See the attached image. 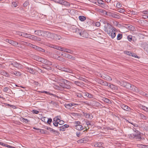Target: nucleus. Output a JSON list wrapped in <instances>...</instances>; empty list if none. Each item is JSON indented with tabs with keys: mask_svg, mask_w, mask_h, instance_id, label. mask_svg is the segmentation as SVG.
<instances>
[{
	"mask_svg": "<svg viewBox=\"0 0 148 148\" xmlns=\"http://www.w3.org/2000/svg\"><path fill=\"white\" fill-rule=\"evenodd\" d=\"M117 82L118 84L132 91H136V88L135 87V86L126 82L121 80V81H117Z\"/></svg>",
	"mask_w": 148,
	"mask_h": 148,
	"instance_id": "nucleus-1",
	"label": "nucleus"
},
{
	"mask_svg": "<svg viewBox=\"0 0 148 148\" xmlns=\"http://www.w3.org/2000/svg\"><path fill=\"white\" fill-rule=\"evenodd\" d=\"M134 130V132L131 134L128 135L129 138L130 139H134L136 141H140L142 139L140 135V133L138 130L134 128L133 129Z\"/></svg>",
	"mask_w": 148,
	"mask_h": 148,
	"instance_id": "nucleus-2",
	"label": "nucleus"
},
{
	"mask_svg": "<svg viewBox=\"0 0 148 148\" xmlns=\"http://www.w3.org/2000/svg\"><path fill=\"white\" fill-rule=\"evenodd\" d=\"M75 28V30H74L73 32H75L77 34L78 36V37L80 38H82V37H87L88 34L86 32L84 31L83 30L77 28L76 27Z\"/></svg>",
	"mask_w": 148,
	"mask_h": 148,
	"instance_id": "nucleus-3",
	"label": "nucleus"
},
{
	"mask_svg": "<svg viewBox=\"0 0 148 148\" xmlns=\"http://www.w3.org/2000/svg\"><path fill=\"white\" fill-rule=\"evenodd\" d=\"M113 28H115L110 24H107V25H105L104 26V31L110 35V32L112 30Z\"/></svg>",
	"mask_w": 148,
	"mask_h": 148,
	"instance_id": "nucleus-4",
	"label": "nucleus"
},
{
	"mask_svg": "<svg viewBox=\"0 0 148 148\" xmlns=\"http://www.w3.org/2000/svg\"><path fill=\"white\" fill-rule=\"evenodd\" d=\"M9 66H12L18 69H21L23 66L21 64L15 62H11L9 63Z\"/></svg>",
	"mask_w": 148,
	"mask_h": 148,
	"instance_id": "nucleus-5",
	"label": "nucleus"
},
{
	"mask_svg": "<svg viewBox=\"0 0 148 148\" xmlns=\"http://www.w3.org/2000/svg\"><path fill=\"white\" fill-rule=\"evenodd\" d=\"M106 15H108L112 17L113 18H120V16L118 14L113 13L109 12H106Z\"/></svg>",
	"mask_w": 148,
	"mask_h": 148,
	"instance_id": "nucleus-6",
	"label": "nucleus"
},
{
	"mask_svg": "<svg viewBox=\"0 0 148 148\" xmlns=\"http://www.w3.org/2000/svg\"><path fill=\"white\" fill-rule=\"evenodd\" d=\"M64 83V89H69L71 88V82L69 81L66 80L63 82Z\"/></svg>",
	"mask_w": 148,
	"mask_h": 148,
	"instance_id": "nucleus-7",
	"label": "nucleus"
},
{
	"mask_svg": "<svg viewBox=\"0 0 148 148\" xmlns=\"http://www.w3.org/2000/svg\"><path fill=\"white\" fill-rule=\"evenodd\" d=\"M120 106L122 109L126 111H130L131 110L130 107L124 104H121L120 105Z\"/></svg>",
	"mask_w": 148,
	"mask_h": 148,
	"instance_id": "nucleus-8",
	"label": "nucleus"
},
{
	"mask_svg": "<svg viewBox=\"0 0 148 148\" xmlns=\"http://www.w3.org/2000/svg\"><path fill=\"white\" fill-rule=\"evenodd\" d=\"M82 113L84 116L86 118L91 119L93 118V116L92 114H90L84 112H83Z\"/></svg>",
	"mask_w": 148,
	"mask_h": 148,
	"instance_id": "nucleus-9",
	"label": "nucleus"
},
{
	"mask_svg": "<svg viewBox=\"0 0 148 148\" xmlns=\"http://www.w3.org/2000/svg\"><path fill=\"white\" fill-rule=\"evenodd\" d=\"M32 57L34 60L41 62H42V61L43 59V58H42L36 55H33L32 56Z\"/></svg>",
	"mask_w": 148,
	"mask_h": 148,
	"instance_id": "nucleus-10",
	"label": "nucleus"
},
{
	"mask_svg": "<svg viewBox=\"0 0 148 148\" xmlns=\"http://www.w3.org/2000/svg\"><path fill=\"white\" fill-rule=\"evenodd\" d=\"M116 29L115 28H113L112 29V30L111 31V32H110V34L109 35L110 36H111L112 38L113 39L116 36Z\"/></svg>",
	"mask_w": 148,
	"mask_h": 148,
	"instance_id": "nucleus-11",
	"label": "nucleus"
},
{
	"mask_svg": "<svg viewBox=\"0 0 148 148\" xmlns=\"http://www.w3.org/2000/svg\"><path fill=\"white\" fill-rule=\"evenodd\" d=\"M43 34H45L44 35V36H45L48 38H52L53 36V34L48 32L44 31Z\"/></svg>",
	"mask_w": 148,
	"mask_h": 148,
	"instance_id": "nucleus-12",
	"label": "nucleus"
},
{
	"mask_svg": "<svg viewBox=\"0 0 148 148\" xmlns=\"http://www.w3.org/2000/svg\"><path fill=\"white\" fill-rule=\"evenodd\" d=\"M59 120V116H57L54 118L53 121V125L56 127H58V122L57 120Z\"/></svg>",
	"mask_w": 148,
	"mask_h": 148,
	"instance_id": "nucleus-13",
	"label": "nucleus"
},
{
	"mask_svg": "<svg viewBox=\"0 0 148 148\" xmlns=\"http://www.w3.org/2000/svg\"><path fill=\"white\" fill-rule=\"evenodd\" d=\"M6 41L7 42H8L10 44L15 46H17V45L18 44V43L17 42L11 40L7 39L6 40Z\"/></svg>",
	"mask_w": 148,
	"mask_h": 148,
	"instance_id": "nucleus-14",
	"label": "nucleus"
},
{
	"mask_svg": "<svg viewBox=\"0 0 148 148\" xmlns=\"http://www.w3.org/2000/svg\"><path fill=\"white\" fill-rule=\"evenodd\" d=\"M44 31L40 30H36L34 31V34L35 35L38 36H42L43 34Z\"/></svg>",
	"mask_w": 148,
	"mask_h": 148,
	"instance_id": "nucleus-15",
	"label": "nucleus"
},
{
	"mask_svg": "<svg viewBox=\"0 0 148 148\" xmlns=\"http://www.w3.org/2000/svg\"><path fill=\"white\" fill-rule=\"evenodd\" d=\"M135 87L136 88V91H133V92H135L138 93L140 94L141 95L143 96H145L146 95V94L145 92H143L141 90H138V88L136 86H135Z\"/></svg>",
	"mask_w": 148,
	"mask_h": 148,
	"instance_id": "nucleus-16",
	"label": "nucleus"
},
{
	"mask_svg": "<svg viewBox=\"0 0 148 148\" xmlns=\"http://www.w3.org/2000/svg\"><path fill=\"white\" fill-rule=\"evenodd\" d=\"M25 70L27 72H29L31 73L34 74L35 73V71L33 69L29 68L28 67H25Z\"/></svg>",
	"mask_w": 148,
	"mask_h": 148,
	"instance_id": "nucleus-17",
	"label": "nucleus"
},
{
	"mask_svg": "<svg viewBox=\"0 0 148 148\" xmlns=\"http://www.w3.org/2000/svg\"><path fill=\"white\" fill-rule=\"evenodd\" d=\"M41 62L48 65H52L51 62L44 58L43 59Z\"/></svg>",
	"mask_w": 148,
	"mask_h": 148,
	"instance_id": "nucleus-18",
	"label": "nucleus"
},
{
	"mask_svg": "<svg viewBox=\"0 0 148 148\" xmlns=\"http://www.w3.org/2000/svg\"><path fill=\"white\" fill-rule=\"evenodd\" d=\"M104 4V1L102 0H98L97 1V5L103 8V5Z\"/></svg>",
	"mask_w": 148,
	"mask_h": 148,
	"instance_id": "nucleus-19",
	"label": "nucleus"
},
{
	"mask_svg": "<svg viewBox=\"0 0 148 148\" xmlns=\"http://www.w3.org/2000/svg\"><path fill=\"white\" fill-rule=\"evenodd\" d=\"M126 53L130 56H133L135 58H138V56H136V55L134 53H132L131 51H127L126 52Z\"/></svg>",
	"mask_w": 148,
	"mask_h": 148,
	"instance_id": "nucleus-20",
	"label": "nucleus"
},
{
	"mask_svg": "<svg viewBox=\"0 0 148 148\" xmlns=\"http://www.w3.org/2000/svg\"><path fill=\"white\" fill-rule=\"evenodd\" d=\"M1 73V74L4 76L7 77H10L9 74L7 72L4 71H2Z\"/></svg>",
	"mask_w": 148,
	"mask_h": 148,
	"instance_id": "nucleus-21",
	"label": "nucleus"
},
{
	"mask_svg": "<svg viewBox=\"0 0 148 148\" xmlns=\"http://www.w3.org/2000/svg\"><path fill=\"white\" fill-rule=\"evenodd\" d=\"M84 93L85 96L89 98H92L93 97V95L87 92H84Z\"/></svg>",
	"mask_w": 148,
	"mask_h": 148,
	"instance_id": "nucleus-22",
	"label": "nucleus"
},
{
	"mask_svg": "<svg viewBox=\"0 0 148 148\" xmlns=\"http://www.w3.org/2000/svg\"><path fill=\"white\" fill-rule=\"evenodd\" d=\"M62 5H64L65 6H70V4L69 2L64 0Z\"/></svg>",
	"mask_w": 148,
	"mask_h": 148,
	"instance_id": "nucleus-23",
	"label": "nucleus"
},
{
	"mask_svg": "<svg viewBox=\"0 0 148 148\" xmlns=\"http://www.w3.org/2000/svg\"><path fill=\"white\" fill-rule=\"evenodd\" d=\"M126 27L128 29L131 30H133L134 29V27L132 25H126Z\"/></svg>",
	"mask_w": 148,
	"mask_h": 148,
	"instance_id": "nucleus-24",
	"label": "nucleus"
},
{
	"mask_svg": "<svg viewBox=\"0 0 148 148\" xmlns=\"http://www.w3.org/2000/svg\"><path fill=\"white\" fill-rule=\"evenodd\" d=\"M75 128L78 130H82L83 129V126L80 125H75Z\"/></svg>",
	"mask_w": 148,
	"mask_h": 148,
	"instance_id": "nucleus-25",
	"label": "nucleus"
},
{
	"mask_svg": "<svg viewBox=\"0 0 148 148\" xmlns=\"http://www.w3.org/2000/svg\"><path fill=\"white\" fill-rule=\"evenodd\" d=\"M66 58L70 59H72L73 60H75V57L69 54H68Z\"/></svg>",
	"mask_w": 148,
	"mask_h": 148,
	"instance_id": "nucleus-26",
	"label": "nucleus"
},
{
	"mask_svg": "<svg viewBox=\"0 0 148 148\" xmlns=\"http://www.w3.org/2000/svg\"><path fill=\"white\" fill-rule=\"evenodd\" d=\"M79 20L81 21H83L86 19V17L82 16H80L79 17Z\"/></svg>",
	"mask_w": 148,
	"mask_h": 148,
	"instance_id": "nucleus-27",
	"label": "nucleus"
},
{
	"mask_svg": "<svg viewBox=\"0 0 148 148\" xmlns=\"http://www.w3.org/2000/svg\"><path fill=\"white\" fill-rule=\"evenodd\" d=\"M103 144V143L102 142L97 143L95 144V146L96 147H100L102 146Z\"/></svg>",
	"mask_w": 148,
	"mask_h": 148,
	"instance_id": "nucleus-28",
	"label": "nucleus"
},
{
	"mask_svg": "<svg viewBox=\"0 0 148 148\" xmlns=\"http://www.w3.org/2000/svg\"><path fill=\"white\" fill-rule=\"evenodd\" d=\"M23 35V36L25 38H30V36H31V34H28L26 33H24V34Z\"/></svg>",
	"mask_w": 148,
	"mask_h": 148,
	"instance_id": "nucleus-29",
	"label": "nucleus"
},
{
	"mask_svg": "<svg viewBox=\"0 0 148 148\" xmlns=\"http://www.w3.org/2000/svg\"><path fill=\"white\" fill-rule=\"evenodd\" d=\"M138 147L141 148H148V145L142 144L138 145Z\"/></svg>",
	"mask_w": 148,
	"mask_h": 148,
	"instance_id": "nucleus-30",
	"label": "nucleus"
},
{
	"mask_svg": "<svg viewBox=\"0 0 148 148\" xmlns=\"http://www.w3.org/2000/svg\"><path fill=\"white\" fill-rule=\"evenodd\" d=\"M59 127V130L60 131H64L65 130V127H64V126H60L58 127Z\"/></svg>",
	"mask_w": 148,
	"mask_h": 148,
	"instance_id": "nucleus-31",
	"label": "nucleus"
},
{
	"mask_svg": "<svg viewBox=\"0 0 148 148\" xmlns=\"http://www.w3.org/2000/svg\"><path fill=\"white\" fill-rule=\"evenodd\" d=\"M139 116L140 117V118L146 120L147 119V117H146L142 113H139Z\"/></svg>",
	"mask_w": 148,
	"mask_h": 148,
	"instance_id": "nucleus-32",
	"label": "nucleus"
},
{
	"mask_svg": "<svg viewBox=\"0 0 148 148\" xmlns=\"http://www.w3.org/2000/svg\"><path fill=\"white\" fill-rule=\"evenodd\" d=\"M101 84L105 86H108V83L107 82L102 80L101 81Z\"/></svg>",
	"mask_w": 148,
	"mask_h": 148,
	"instance_id": "nucleus-33",
	"label": "nucleus"
},
{
	"mask_svg": "<svg viewBox=\"0 0 148 148\" xmlns=\"http://www.w3.org/2000/svg\"><path fill=\"white\" fill-rule=\"evenodd\" d=\"M58 78L59 81L62 82H63L64 80H66L64 79L60 76H58Z\"/></svg>",
	"mask_w": 148,
	"mask_h": 148,
	"instance_id": "nucleus-34",
	"label": "nucleus"
},
{
	"mask_svg": "<svg viewBox=\"0 0 148 148\" xmlns=\"http://www.w3.org/2000/svg\"><path fill=\"white\" fill-rule=\"evenodd\" d=\"M74 83L75 84L78 86H80L82 85V82L75 81L74 82Z\"/></svg>",
	"mask_w": 148,
	"mask_h": 148,
	"instance_id": "nucleus-35",
	"label": "nucleus"
},
{
	"mask_svg": "<svg viewBox=\"0 0 148 148\" xmlns=\"http://www.w3.org/2000/svg\"><path fill=\"white\" fill-rule=\"evenodd\" d=\"M57 60L62 62H64L65 61V59L64 58L59 56H58Z\"/></svg>",
	"mask_w": 148,
	"mask_h": 148,
	"instance_id": "nucleus-36",
	"label": "nucleus"
},
{
	"mask_svg": "<svg viewBox=\"0 0 148 148\" xmlns=\"http://www.w3.org/2000/svg\"><path fill=\"white\" fill-rule=\"evenodd\" d=\"M99 12L101 13H102L103 14H105L106 15V12H106L105 10H103L101 9H99Z\"/></svg>",
	"mask_w": 148,
	"mask_h": 148,
	"instance_id": "nucleus-37",
	"label": "nucleus"
},
{
	"mask_svg": "<svg viewBox=\"0 0 148 148\" xmlns=\"http://www.w3.org/2000/svg\"><path fill=\"white\" fill-rule=\"evenodd\" d=\"M27 42L24 41L22 40H20L19 41V43L22 45H27Z\"/></svg>",
	"mask_w": 148,
	"mask_h": 148,
	"instance_id": "nucleus-38",
	"label": "nucleus"
},
{
	"mask_svg": "<svg viewBox=\"0 0 148 148\" xmlns=\"http://www.w3.org/2000/svg\"><path fill=\"white\" fill-rule=\"evenodd\" d=\"M41 93H45L47 94H48L49 95H52L54 97H56V95H54L52 93H51L48 92H47V91H42Z\"/></svg>",
	"mask_w": 148,
	"mask_h": 148,
	"instance_id": "nucleus-39",
	"label": "nucleus"
},
{
	"mask_svg": "<svg viewBox=\"0 0 148 148\" xmlns=\"http://www.w3.org/2000/svg\"><path fill=\"white\" fill-rule=\"evenodd\" d=\"M122 37V34H119L117 36V39L118 40H120Z\"/></svg>",
	"mask_w": 148,
	"mask_h": 148,
	"instance_id": "nucleus-40",
	"label": "nucleus"
},
{
	"mask_svg": "<svg viewBox=\"0 0 148 148\" xmlns=\"http://www.w3.org/2000/svg\"><path fill=\"white\" fill-rule=\"evenodd\" d=\"M36 37V36L32 35L31 34V36H30V38L29 39H30L34 40H35Z\"/></svg>",
	"mask_w": 148,
	"mask_h": 148,
	"instance_id": "nucleus-41",
	"label": "nucleus"
},
{
	"mask_svg": "<svg viewBox=\"0 0 148 148\" xmlns=\"http://www.w3.org/2000/svg\"><path fill=\"white\" fill-rule=\"evenodd\" d=\"M28 5H29V1H26L23 4V6L24 7H25Z\"/></svg>",
	"mask_w": 148,
	"mask_h": 148,
	"instance_id": "nucleus-42",
	"label": "nucleus"
},
{
	"mask_svg": "<svg viewBox=\"0 0 148 148\" xmlns=\"http://www.w3.org/2000/svg\"><path fill=\"white\" fill-rule=\"evenodd\" d=\"M75 96L80 98H82L83 97L82 95L81 94L79 93H76L75 95Z\"/></svg>",
	"mask_w": 148,
	"mask_h": 148,
	"instance_id": "nucleus-43",
	"label": "nucleus"
},
{
	"mask_svg": "<svg viewBox=\"0 0 148 148\" xmlns=\"http://www.w3.org/2000/svg\"><path fill=\"white\" fill-rule=\"evenodd\" d=\"M21 75V73L20 72L16 71L15 72L14 75H16V76H20Z\"/></svg>",
	"mask_w": 148,
	"mask_h": 148,
	"instance_id": "nucleus-44",
	"label": "nucleus"
},
{
	"mask_svg": "<svg viewBox=\"0 0 148 148\" xmlns=\"http://www.w3.org/2000/svg\"><path fill=\"white\" fill-rule=\"evenodd\" d=\"M102 100L106 103H109L110 102V100L106 98H103Z\"/></svg>",
	"mask_w": 148,
	"mask_h": 148,
	"instance_id": "nucleus-45",
	"label": "nucleus"
},
{
	"mask_svg": "<svg viewBox=\"0 0 148 148\" xmlns=\"http://www.w3.org/2000/svg\"><path fill=\"white\" fill-rule=\"evenodd\" d=\"M86 124L88 127L90 125H92V124L91 123V122L88 121L86 122Z\"/></svg>",
	"mask_w": 148,
	"mask_h": 148,
	"instance_id": "nucleus-46",
	"label": "nucleus"
},
{
	"mask_svg": "<svg viewBox=\"0 0 148 148\" xmlns=\"http://www.w3.org/2000/svg\"><path fill=\"white\" fill-rule=\"evenodd\" d=\"M118 12H120V13H123L125 11V10L124 9H122V8H120L118 10Z\"/></svg>",
	"mask_w": 148,
	"mask_h": 148,
	"instance_id": "nucleus-47",
	"label": "nucleus"
},
{
	"mask_svg": "<svg viewBox=\"0 0 148 148\" xmlns=\"http://www.w3.org/2000/svg\"><path fill=\"white\" fill-rule=\"evenodd\" d=\"M110 88L113 90H116L117 89V87L116 86L112 84Z\"/></svg>",
	"mask_w": 148,
	"mask_h": 148,
	"instance_id": "nucleus-48",
	"label": "nucleus"
},
{
	"mask_svg": "<svg viewBox=\"0 0 148 148\" xmlns=\"http://www.w3.org/2000/svg\"><path fill=\"white\" fill-rule=\"evenodd\" d=\"M65 106L66 108H70L71 107V103L66 104Z\"/></svg>",
	"mask_w": 148,
	"mask_h": 148,
	"instance_id": "nucleus-49",
	"label": "nucleus"
},
{
	"mask_svg": "<svg viewBox=\"0 0 148 148\" xmlns=\"http://www.w3.org/2000/svg\"><path fill=\"white\" fill-rule=\"evenodd\" d=\"M37 51H41L42 52H44L45 51V50L44 49L39 47H38V49Z\"/></svg>",
	"mask_w": 148,
	"mask_h": 148,
	"instance_id": "nucleus-50",
	"label": "nucleus"
},
{
	"mask_svg": "<svg viewBox=\"0 0 148 148\" xmlns=\"http://www.w3.org/2000/svg\"><path fill=\"white\" fill-rule=\"evenodd\" d=\"M141 108L145 111H147L148 108L145 106H142L141 107Z\"/></svg>",
	"mask_w": 148,
	"mask_h": 148,
	"instance_id": "nucleus-51",
	"label": "nucleus"
},
{
	"mask_svg": "<svg viewBox=\"0 0 148 148\" xmlns=\"http://www.w3.org/2000/svg\"><path fill=\"white\" fill-rule=\"evenodd\" d=\"M127 39L129 41H131L132 39V36L131 35H129L127 36Z\"/></svg>",
	"mask_w": 148,
	"mask_h": 148,
	"instance_id": "nucleus-52",
	"label": "nucleus"
},
{
	"mask_svg": "<svg viewBox=\"0 0 148 148\" xmlns=\"http://www.w3.org/2000/svg\"><path fill=\"white\" fill-rule=\"evenodd\" d=\"M142 14H148V11L147 10H145L141 12Z\"/></svg>",
	"mask_w": 148,
	"mask_h": 148,
	"instance_id": "nucleus-53",
	"label": "nucleus"
},
{
	"mask_svg": "<svg viewBox=\"0 0 148 148\" xmlns=\"http://www.w3.org/2000/svg\"><path fill=\"white\" fill-rule=\"evenodd\" d=\"M66 48H65L64 47H60V50L65 52Z\"/></svg>",
	"mask_w": 148,
	"mask_h": 148,
	"instance_id": "nucleus-54",
	"label": "nucleus"
},
{
	"mask_svg": "<svg viewBox=\"0 0 148 148\" xmlns=\"http://www.w3.org/2000/svg\"><path fill=\"white\" fill-rule=\"evenodd\" d=\"M47 119V123L49 124H50L52 122V120L51 118L49 119Z\"/></svg>",
	"mask_w": 148,
	"mask_h": 148,
	"instance_id": "nucleus-55",
	"label": "nucleus"
},
{
	"mask_svg": "<svg viewBox=\"0 0 148 148\" xmlns=\"http://www.w3.org/2000/svg\"><path fill=\"white\" fill-rule=\"evenodd\" d=\"M116 7L117 8H119L121 7V4L120 3H118L116 4Z\"/></svg>",
	"mask_w": 148,
	"mask_h": 148,
	"instance_id": "nucleus-56",
	"label": "nucleus"
},
{
	"mask_svg": "<svg viewBox=\"0 0 148 148\" xmlns=\"http://www.w3.org/2000/svg\"><path fill=\"white\" fill-rule=\"evenodd\" d=\"M58 56L56 54H53V55L52 57L54 59H57Z\"/></svg>",
	"mask_w": 148,
	"mask_h": 148,
	"instance_id": "nucleus-57",
	"label": "nucleus"
},
{
	"mask_svg": "<svg viewBox=\"0 0 148 148\" xmlns=\"http://www.w3.org/2000/svg\"><path fill=\"white\" fill-rule=\"evenodd\" d=\"M60 46L54 45V49L60 50Z\"/></svg>",
	"mask_w": 148,
	"mask_h": 148,
	"instance_id": "nucleus-58",
	"label": "nucleus"
},
{
	"mask_svg": "<svg viewBox=\"0 0 148 148\" xmlns=\"http://www.w3.org/2000/svg\"><path fill=\"white\" fill-rule=\"evenodd\" d=\"M64 123V121H63L60 120L59 121V123H58V124L60 125L63 124Z\"/></svg>",
	"mask_w": 148,
	"mask_h": 148,
	"instance_id": "nucleus-59",
	"label": "nucleus"
},
{
	"mask_svg": "<svg viewBox=\"0 0 148 148\" xmlns=\"http://www.w3.org/2000/svg\"><path fill=\"white\" fill-rule=\"evenodd\" d=\"M12 5L14 6V7H16L17 6V3L16 2H13L12 3Z\"/></svg>",
	"mask_w": 148,
	"mask_h": 148,
	"instance_id": "nucleus-60",
	"label": "nucleus"
},
{
	"mask_svg": "<svg viewBox=\"0 0 148 148\" xmlns=\"http://www.w3.org/2000/svg\"><path fill=\"white\" fill-rule=\"evenodd\" d=\"M9 88L8 87H5L3 89V91L4 92H6L7 91H8V90Z\"/></svg>",
	"mask_w": 148,
	"mask_h": 148,
	"instance_id": "nucleus-61",
	"label": "nucleus"
},
{
	"mask_svg": "<svg viewBox=\"0 0 148 148\" xmlns=\"http://www.w3.org/2000/svg\"><path fill=\"white\" fill-rule=\"evenodd\" d=\"M143 16V18L144 19H147L148 18V16L147 15L142 14Z\"/></svg>",
	"mask_w": 148,
	"mask_h": 148,
	"instance_id": "nucleus-62",
	"label": "nucleus"
},
{
	"mask_svg": "<svg viewBox=\"0 0 148 148\" xmlns=\"http://www.w3.org/2000/svg\"><path fill=\"white\" fill-rule=\"evenodd\" d=\"M76 134L77 137H79L81 134V133L79 132H77L76 133Z\"/></svg>",
	"mask_w": 148,
	"mask_h": 148,
	"instance_id": "nucleus-63",
	"label": "nucleus"
},
{
	"mask_svg": "<svg viewBox=\"0 0 148 148\" xmlns=\"http://www.w3.org/2000/svg\"><path fill=\"white\" fill-rule=\"evenodd\" d=\"M100 25V23L99 22H97L95 23V25L97 27H99Z\"/></svg>",
	"mask_w": 148,
	"mask_h": 148,
	"instance_id": "nucleus-64",
	"label": "nucleus"
}]
</instances>
